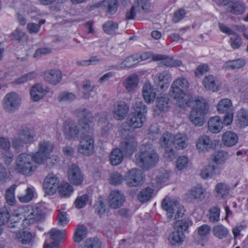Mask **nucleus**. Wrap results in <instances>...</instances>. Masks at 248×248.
Masks as SVG:
<instances>
[{
	"mask_svg": "<svg viewBox=\"0 0 248 248\" xmlns=\"http://www.w3.org/2000/svg\"><path fill=\"white\" fill-rule=\"evenodd\" d=\"M153 59L155 61H162L161 64L167 67H178L182 64L181 61L164 55H156L153 57Z\"/></svg>",
	"mask_w": 248,
	"mask_h": 248,
	"instance_id": "24",
	"label": "nucleus"
},
{
	"mask_svg": "<svg viewBox=\"0 0 248 248\" xmlns=\"http://www.w3.org/2000/svg\"><path fill=\"white\" fill-rule=\"evenodd\" d=\"M195 104L189 114L190 121L196 126L204 124V116L208 112V106L203 99H196Z\"/></svg>",
	"mask_w": 248,
	"mask_h": 248,
	"instance_id": "5",
	"label": "nucleus"
},
{
	"mask_svg": "<svg viewBox=\"0 0 248 248\" xmlns=\"http://www.w3.org/2000/svg\"><path fill=\"white\" fill-rule=\"evenodd\" d=\"M143 177L142 171L138 169H132L125 174L124 180L129 186H137L141 185Z\"/></svg>",
	"mask_w": 248,
	"mask_h": 248,
	"instance_id": "15",
	"label": "nucleus"
},
{
	"mask_svg": "<svg viewBox=\"0 0 248 248\" xmlns=\"http://www.w3.org/2000/svg\"><path fill=\"white\" fill-rule=\"evenodd\" d=\"M67 176L70 183L76 186L81 185L84 180L83 175L80 168L76 164H72L69 167Z\"/></svg>",
	"mask_w": 248,
	"mask_h": 248,
	"instance_id": "17",
	"label": "nucleus"
},
{
	"mask_svg": "<svg viewBox=\"0 0 248 248\" xmlns=\"http://www.w3.org/2000/svg\"><path fill=\"white\" fill-rule=\"evenodd\" d=\"M82 88L84 91L82 97L84 99H88L91 95L90 92L93 91L94 86L91 85L89 80H86L83 82Z\"/></svg>",
	"mask_w": 248,
	"mask_h": 248,
	"instance_id": "53",
	"label": "nucleus"
},
{
	"mask_svg": "<svg viewBox=\"0 0 248 248\" xmlns=\"http://www.w3.org/2000/svg\"><path fill=\"white\" fill-rule=\"evenodd\" d=\"M142 95L145 101L148 103H151L154 101L156 97V93L151 84L145 83L143 86Z\"/></svg>",
	"mask_w": 248,
	"mask_h": 248,
	"instance_id": "29",
	"label": "nucleus"
},
{
	"mask_svg": "<svg viewBox=\"0 0 248 248\" xmlns=\"http://www.w3.org/2000/svg\"><path fill=\"white\" fill-rule=\"evenodd\" d=\"M162 208L167 212L168 217L170 220L182 217L185 211L179 201L175 198L166 197L162 202Z\"/></svg>",
	"mask_w": 248,
	"mask_h": 248,
	"instance_id": "3",
	"label": "nucleus"
},
{
	"mask_svg": "<svg viewBox=\"0 0 248 248\" xmlns=\"http://www.w3.org/2000/svg\"><path fill=\"white\" fill-rule=\"evenodd\" d=\"M34 187H28L26 190V193L25 195L19 194L17 195V198L19 201L22 203H27L30 202L34 195Z\"/></svg>",
	"mask_w": 248,
	"mask_h": 248,
	"instance_id": "47",
	"label": "nucleus"
},
{
	"mask_svg": "<svg viewBox=\"0 0 248 248\" xmlns=\"http://www.w3.org/2000/svg\"><path fill=\"white\" fill-rule=\"evenodd\" d=\"M156 107L160 111H167L169 108V99L160 97L157 98Z\"/></svg>",
	"mask_w": 248,
	"mask_h": 248,
	"instance_id": "59",
	"label": "nucleus"
},
{
	"mask_svg": "<svg viewBox=\"0 0 248 248\" xmlns=\"http://www.w3.org/2000/svg\"><path fill=\"white\" fill-rule=\"evenodd\" d=\"M134 112L131 113L128 118V124L133 128L142 126L145 121V113L147 112L146 106L140 100H137L134 106Z\"/></svg>",
	"mask_w": 248,
	"mask_h": 248,
	"instance_id": "2",
	"label": "nucleus"
},
{
	"mask_svg": "<svg viewBox=\"0 0 248 248\" xmlns=\"http://www.w3.org/2000/svg\"><path fill=\"white\" fill-rule=\"evenodd\" d=\"M18 241L23 244H28L31 243L35 237V233L24 231L22 232H17L16 235Z\"/></svg>",
	"mask_w": 248,
	"mask_h": 248,
	"instance_id": "39",
	"label": "nucleus"
},
{
	"mask_svg": "<svg viewBox=\"0 0 248 248\" xmlns=\"http://www.w3.org/2000/svg\"><path fill=\"white\" fill-rule=\"evenodd\" d=\"M124 202V195L119 191L113 190L108 197V205L113 209H117L122 206Z\"/></svg>",
	"mask_w": 248,
	"mask_h": 248,
	"instance_id": "18",
	"label": "nucleus"
},
{
	"mask_svg": "<svg viewBox=\"0 0 248 248\" xmlns=\"http://www.w3.org/2000/svg\"><path fill=\"white\" fill-rule=\"evenodd\" d=\"M59 185V177L56 175L50 173L47 175L44 179L43 188L47 194L52 195L56 193Z\"/></svg>",
	"mask_w": 248,
	"mask_h": 248,
	"instance_id": "14",
	"label": "nucleus"
},
{
	"mask_svg": "<svg viewBox=\"0 0 248 248\" xmlns=\"http://www.w3.org/2000/svg\"><path fill=\"white\" fill-rule=\"evenodd\" d=\"M232 104L230 99L224 98L220 100L217 105V110L219 113L232 111Z\"/></svg>",
	"mask_w": 248,
	"mask_h": 248,
	"instance_id": "33",
	"label": "nucleus"
},
{
	"mask_svg": "<svg viewBox=\"0 0 248 248\" xmlns=\"http://www.w3.org/2000/svg\"><path fill=\"white\" fill-rule=\"evenodd\" d=\"M16 187V185H13L6 191L5 197L7 204L11 206H14L16 204V200L15 196V191Z\"/></svg>",
	"mask_w": 248,
	"mask_h": 248,
	"instance_id": "40",
	"label": "nucleus"
},
{
	"mask_svg": "<svg viewBox=\"0 0 248 248\" xmlns=\"http://www.w3.org/2000/svg\"><path fill=\"white\" fill-rule=\"evenodd\" d=\"M223 127V123L221 119L218 116L211 118L208 123L209 130L214 134L219 133Z\"/></svg>",
	"mask_w": 248,
	"mask_h": 248,
	"instance_id": "25",
	"label": "nucleus"
},
{
	"mask_svg": "<svg viewBox=\"0 0 248 248\" xmlns=\"http://www.w3.org/2000/svg\"><path fill=\"white\" fill-rule=\"evenodd\" d=\"M78 146L79 152L86 156L92 155L93 152L94 140L93 138L86 134L82 135Z\"/></svg>",
	"mask_w": 248,
	"mask_h": 248,
	"instance_id": "16",
	"label": "nucleus"
},
{
	"mask_svg": "<svg viewBox=\"0 0 248 248\" xmlns=\"http://www.w3.org/2000/svg\"><path fill=\"white\" fill-rule=\"evenodd\" d=\"M54 148L53 143L48 141H42L38 144V150L34 155L35 162L37 164H42L49 155Z\"/></svg>",
	"mask_w": 248,
	"mask_h": 248,
	"instance_id": "10",
	"label": "nucleus"
},
{
	"mask_svg": "<svg viewBox=\"0 0 248 248\" xmlns=\"http://www.w3.org/2000/svg\"><path fill=\"white\" fill-rule=\"evenodd\" d=\"M216 196L220 198H226L230 192V186L225 183H217L215 188Z\"/></svg>",
	"mask_w": 248,
	"mask_h": 248,
	"instance_id": "35",
	"label": "nucleus"
},
{
	"mask_svg": "<svg viewBox=\"0 0 248 248\" xmlns=\"http://www.w3.org/2000/svg\"><path fill=\"white\" fill-rule=\"evenodd\" d=\"M87 233V229L84 225H79L76 230L74 240L75 242L79 243L85 238Z\"/></svg>",
	"mask_w": 248,
	"mask_h": 248,
	"instance_id": "41",
	"label": "nucleus"
},
{
	"mask_svg": "<svg viewBox=\"0 0 248 248\" xmlns=\"http://www.w3.org/2000/svg\"><path fill=\"white\" fill-rule=\"evenodd\" d=\"M245 64L244 60L241 59H237L233 61H228L225 62L224 67L226 69L234 70L235 69H239L243 67Z\"/></svg>",
	"mask_w": 248,
	"mask_h": 248,
	"instance_id": "48",
	"label": "nucleus"
},
{
	"mask_svg": "<svg viewBox=\"0 0 248 248\" xmlns=\"http://www.w3.org/2000/svg\"><path fill=\"white\" fill-rule=\"evenodd\" d=\"M189 88L187 79L184 77H180L173 81L171 89L173 98L178 101H181L186 96V92Z\"/></svg>",
	"mask_w": 248,
	"mask_h": 248,
	"instance_id": "7",
	"label": "nucleus"
},
{
	"mask_svg": "<svg viewBox=\"0 0 248 248\" xmlns=\"http://www.w3.org/2000/svg\"><path fill=\"white\" fill-rule=\"evenodd\" d=\"M76 114L79 118L78 123L83 130L88 134L91 129L89 124L93 120V113L85 108H80L76 111Z\"/></svg>",
	"mask_w": 248,
	"mask_h": 248,
	"instance_id": "12",
	"label": "nucleus"
},
{
	"mask_svg": "<svg viewBox=\"0 0 248 248\" xmlns=\"http://www.w3.org/2000/svg\"><path fill=\"white\" fill-rule=\"evenodd\" d=\"M212 232L215 237L223 239L228 235V230L222 225H217L213 227Z\"/></svg>",
	"mask_w": 248,
	"mask_h": 248,
	"instance_id": "43",
	"label": "nucleus"
},
{
	"mask_svg": "<svg viewBox=\"0 0 248 248\" xmlns=\"http://www.w3.org/2000/svg\"><path fill=\"white\" fill-rule=\"evenodd\" d=\"M158 160V155L150 144L141 145L133 159L137 166L146 170L154 167Z\"/></svg>",
	"mask_w": 248,
	"mask_h": 248,
	"instance_id": "1",
	"label": "nucleus"
},
{
	"mask_svg": "<svg viewBox=\"0 0 248 248\" xmlns=\"http://www.w3.org/2000/svg\"><path fill=\"white\" fill-rule=\"evenodd\" d=\"M46 93L44 86L38 83L33 86L30 90V94L31 99L34 101H37L42 99Z\"/></svg>",
	"mask_w": 248,
	"mask_h": 248,
	"instance_id": "27",
	"label": "nucleus"
},
{
	"mask_svg": "<svg viewBox=\"0 0 248 248\" xmlns=\"http://www.w3.org/2000/svg\"><path fill=\"white\" fill-rule=\"evenodd\" d=\"M103 4L107 7V12L108 14L113 15L116 12L118 7L117 0H104Z\"/></svg>",
	"mask_w": 248,
	"mask_h": 248,
	"instance_id": "45",
	"label": "nucleus"
},
{
	"mask_svg": "<svg viewBox=\"0 0 248 248\" xmlns=\"http://www.w3.org/2000/svg\"><path fill=\"white\" fill-rule=\"evenodd\" d=\"M220 169L218 167L214 165H209L206 168L202 170L201 176L204 179L211 177L216 174L220 173Z\"/></svg>",
	"mask_w": 248,
	"mask_h": 248,
	"instance_id": "36",
	"label": "nucleus"
},
{
	"mask_svg": "<svg viewBox=\"0 0 248 248\" xmlns=\"http://www.w3.org/2000/svg\"><path fill=\"white\" fill-rule=\"evenodd\" d=\"M173 139V146L178 150L183 149L188 145V138L185 134L177 133Z\"/></svg>",
	"mask_w": 248,
	"mask_h": 248,
	"instance_id": "30",
	"label": "nucleus"
},
{
	"mask_svg": "<svg viewBox=\"0 0 248 248\" xmlns=\"http://www.w3.org/2000/svg\"><path fill=\"white\" fill-rule=\"evenodd\" d=\"M135 138L130 134L127 135L120 143V148L124 155L126 156L131 155L137 147Z\"/></svg>",
	"mask_w": 248,
	"mask_h": 248,
	"instance_id": "13",
	"label": "nucleus"
},
{
	"mask_svg": "<svg viewBox=\"0 0 248 248\" xmlns=\"http://www.w3.org/2000/svg\"><path fill=\"white\" fill-rule=\"evenodd\" d=\"M139 83L138 76L131 75L128 77L123 83V85L128 92L133 91L137 86Z\"/></svg>",
	"mask_w": 248,
	"mask_h": 248,
	"instance_id": "32",
	"label": "nucleus"
},
{
	"mask_svg": "<svg viewBox=\"0 0 248 248\" xmlns=\"http://www.w3.org/2000/svg\"><path fill=\"white\" fill-rule=\"evenodd\" d=\"M3 108L8 112H14L20 107L21 100L19 96L15 92L8 93L2 100Z\"/></svg>",
	"mask_w": 248,
	"mask_h": 248,
	"instance_id": "11",
	"label": "nucleus"
},
{
	"mask_svg": "<svg viewBox=\"0 0 248 248\" xmlns=\"http://www.w3.org/2000/svg\"><path fill=\"white\" fill-rule=\"evenodd\" d=\"M213 142L207 135L200 136L196 140V148L199 152H206L212 148Z\"/></svg>",
	"mask_w": 248,
	"mask_h": 248,
	"instance_id": "21",
	"label": "nucleus"
},
{
	"mask_svg": "<svg viewBox=\"0 0 248 248\" xmlns=\"http://www.w3.org/2000/svg\"><path fill=\"white\" fill-rule=\"evenodd\" d=\"M158 80V86L161 90H165L169 87V84L171 80V75L167 71H164L156 75Z\"/></svg>",
	"mask_w": 248,
	"mask_h": 248,
	"instance_id": "26",
	"label": "nucleus"
},
{
	"mask_svg": "<svg viewBox=\"0 0 248 248\" xmlns=\"http://www.w3.org/2000/svg\"><path fill=\"white\" fill-rule=\"evenodd\" d=\"M246 6L240 0H234L229 3L227 10L231 14L239 15L243 14L246 11Z\"/></svg>",
	"mask_w": 248,
	"mask_h": 248,
	"instance_id": "23",
	"label": "nucleus"
},
{
	"mask_svg": "<svg viewBox=\"0 0 248 248\" xmlns=\"http://www.w3.org/2000/svg\"><path fill=\"white\" fill-rule=\"evenodd\" d=\"M98 123L99 125H102L104 123V124L102 127L101 134L103 137H107L110 128L111 127V124L108 122L106 118L99 119Z\"/></svg>",
	"mask_w": 248,
	"mask_h": 248,
	"instance_id": "60",
	"label": "nucleus"
},
{
	"mask_svg": "<svg viewBox=\"0 0 248 248\" xmlns=\"http://www.w3.org/2000/svg\"><path fill=\"white\" fill-rule=\"evenodd\" d=\"M153 192L154 190L151 188L144 189L138 194V199L140 202H146L151 198Z\"/></svg>",
	"mask_w": 248,
	"mask_h": 248,
	"instance_id": "52",
	"label": "nucleus"
},
{
	"mask_svg": "<svg viewBox=\"0 0 248 248\" xmlns=\"http://www.w3.org/2000/svg\"><path fill=\"white\" fill-rule=\"evenodd\" d=\"M204 87L208 90L215 92L217 91V81L213 76L209 75L205 77L202 81Z\"/></svg>",
	"mask_w": 248,
	"mask_h": 248,
	"instance_id": "37",
	"label": "nucleus"
},
{
	"mask_svg": "<svg viewBox=\"0 0 248 248\" xmlns=\"http://www.w3.org/2000/svg\"><path fill=\"white\" fill-rule=\"evenodd\" d=\"M89 201L88 196L83 194L78 196L75 201V204L77 208L80 209L83 208Z\"/></svg>",
	"mask_w": 248,
	"mask_h": 248,
	"instance_id": "61",
	"label": "nucleus"
},
{
	"mask_svg": "<svg viewBox=\"0 0 248 248\" xmlns=\"http://www.w3.org/2000/svg\"><path fill=\"white\" fill-rule=\"evenodd\" d=\"M58 212L59 213L57 217V224L59 225L64 226L69 221L67 214L66 212L63 211L59 210Z\"/></svg>",
	"mask_w": 248,
	"mask_h": 248,
	"instance_id": "63",
	"label": "nucleus"
},
{
	"mask_svg": "<svg viewBox=\"0 0 248 248\" xmlns=\"http://www.w3.org/2000/svg\"><path fill=\"white\" fill-rule=\"evenodd\" d=\"M173 137L174 135L167 131L163 134L159 140V144L165 151L164 157L169 160H171L174 157V150L172 146Z\"/></svg>",
	"mask_w": 248,
	"mask_h": 248,
	"instance_id": "9",
	"label": "nucleus"
},
{
	"mask_svg": "<svg viewBox=\"0 0 248 248\" xmlns=\"http://www.w3.org/2000/svg\"><path fill=\"white\" fill-rule=\"evenodd\" d=\"M191 221L189 220L183 219L178 220L175 222L174 229H179L180 231H183V232L187 230L189 225L191 224Z\"/></svg>",
	"mask_w": 248,
	"mask_h": 248,
	"instance_id": "56",
	"label": "nucleus"
},
{
	"mask_svg": "<svg viewBox=\"0 0 248 248\" xmlns=\"http://www.w3.org/2000/svg\"><path fill=\"white\" fill-rule=\"evenodd\" d=\"M20 210L24 217L23 224L25 225H29L39 221L44 217V213L39 207L33 208L26 205L20 208Z\"/></svg>",
	"mask_w": 248,
	"mask_h": 248,
	"instance_id": "6",
	"label": "nucleus"
},
{
	"mask_svg": "<svg viewBox=\"0 0 248 248\" xmlns=\"http://www.w3.org/2000/svg\"><path fill=\"white\" fill-rule=\"evenodd\" d=\"M185 237L183 231H180L179 229L174 230L170 235V242L173 245L181 244L184 241Z\"/></svg>",
	"mask_w": 248,
	"mask_h": 248,
	"instance_id": "44",
	"label": "nucleus"
},
{
	"mask_svg": "<svg viewBox=\"0 0 248 248\" xmlns=\"http://www.w3.org/2000/svg\"><path fill=\"white\" fill-rule=\"evenodd\" d=\"M237 125L243 128L248 125V110L241 109L237 114Z\"/></svg>",
	"mask_w": 248,
	"mask_h": 248,
	"instance_id": "38",
	"label": "nucleus"
},
{
	"mask_svg": "<svg viewBox=\"0 0 248 248\" xmlns=\"http://www.w3.org/2000/svg\"><path fill=\"white\" fill-rule=\"evenodd\" d=\"M228 157V153L224 151L215 152L212 155V160L217 165L225 163Z\"/></svg>",
	"mask_w": 248,
	"mask_h": 248,
	"instance_id": "42",
	"label": "nucleus"
},
{
	"mask_svg": "<svg viewBox=\"0 0 248 248\" xmlns=\"http://www.w3.org/2000/svg\"><path fill=\"white\" fill-rule=\"evenodd\" d=\"M220 209L218 206H214L210 208L209 210V220L214 223L219 220Z\"/></svg>",
	"mask_w": 248,
	"mask_h": 248,
	"instance_id": "50",
	"label": "nucleus"
},
{
	"mask_svg": "<svg viewBox=\"0 0 248 248\" xmlns=\"http://www.w3.org/2000/svg\"><path fill=\"white\" fill-rule=\"evenodd\" d=\"M10 209L4 206L0 209V225H4L8 222L10 218Z\"/></svg>",
	"mask_w": 248,
	"mask_h": 248,
	"instance_id": "51",
	"label": "nucleus"
},
{
	"mask_svg": "<svg viewBox=\"0 0 248 248\" xmlns=\"http://www.w3.org/2000/svg\"><path fill=\"white\" fill-rule=\"evenodd\" d=\"M34 161V155L20 154L16 159V170L25 175H30L36 169Z\"/></svg>",
	"mask_w": 248,
	"mask_h": 248,
	"instance_id": "4",
	"label": "nucleus"
},
{
	"mask_svg": "<svg viewBox=\"0 0 248 248\" xmlns=\"http://www.w3.org/2000/svg\"><path fill=\"white\" fill-rule=\"evenodd\" d=\"M11 36L13 38L19 42H26L28 40V36L22 31L16 29Z\"/></svg>",
	"mask_w": 248,
	"mask_h": 248,
	"instance_id": "55",
	"label": "nucleus"
},
{
	"mask_svg": "<svg viewBox=\"0 0 248 248\" xmlns=\"http://www.w3.org/2000/svg\"><path fill=\"white\" fill-rule=\"evenodd\" d=\"M60 101L71 102L76 99V95L69 92H62L58 97Z\"/></svg>",
	"mask_w": 248,
	"mask_h": 248,
	"instance_id": "64",
	"label": "nucleus"
},
{
	"mask_svg": "<svg viewBox=\"0 0 248 248\" xmlns=\"http://www.w3.org/2000/svg\"><path fill=\"white\" fill-rule=\"evenodd\" d=\"M101 243L98 239L88 238L79 246V248H100Z\"/></svg>",
	"mask_w": 248,
	"mask_h": 248,
	"instance_id": "49",
	"label": "nucleus"
},
{
	"mask_svg": "<svg viewBox=\"0 0 248 248\" xmlns=\"http://www.w3.org/2000/svg\"><path fill=\"white\" fill-rule=\"evenodd\" d=\"M232 35V36L230 38L231 46L233 49H237L242 45V39L241 37L235 32Z\"/></svg>",
	"mask_w": 248,
	"mask_h": 248,
	"instance_id": "62",
	"label": "nucleus"
},
{
	"mask_svg": "<svg viewBox=\"0 0 248 248\" xmlns=\"http://www.w3.org/2000/svg\"><path fill=\"white\" fill-rule=\"evenodd\" d=\"M129 106L124 101L115 103L113 108V117L118 120H123L129 111Z\"/></svg>",
	"mask_w": 248,
	"mask_h": 248,
	"instance_id": "19",
	"label": "nucleus"
},
{
	"mask_svg": "<svg viewBox=\"0 0 248 248\" xmlns=\"http://www.w3.org/2000/svg\"><path fill=\"white\" fill-rule=\"evenodd\" d=\"M63 133L65 138L68 140L74 139L78 135L81 137L82 135L88 134L81 126L78 125L73 120L68 119L66 121L63 125Z\"/></svg>",
	"mask_w": 248,
	"mask_h": 248,
	"instance_id": "8",
	"label": "nucleus"
},
{
	"mask_svg": "<svg viewBox=\"0 0 248 248\" xmlns=\"http://www.w3.org/2000/svg\"><path fill=\"white\" fill-rule=\"evenodd\" d=\"M18 137L23 142L27 144L33 142L35 134L31 129L24 127L20 130Z\"/></svg>",
	"mask_w": 248,
	"mask_h": 248,
	"instance_id": "31",
	"label": "nucleus"
},
{
	"mask_svg": "<svg viewBox=\"0 0 248 248\" xmlns=\"http://www.w3.org/2000/svg\"><path fill=\"white\" fill-rule=\"evenodd\" d=\"M187 200L189 202L193 200L202 201L205 197V190L201 186L192 187L186 193Z\"/></svg>",
	"mask_w": 248,
	"mask_h": 248,
	"instance_id": "22",
	"label": "nucleus"
},
{
	"mask_svg": "<svg viewBox=\"0 0 248 248\" xmlns=\"http://www.w3.org/2000/svg\"><path fill=\"white\" fill-rule=\"evenodd\" d=\"M222 140L224 145L228 147H232L237 143L238 137L235 133L228 131L222 135Z\"/></svg>",
	"mask_w": 248,
	"mask_h": 248,
	"instance_id": "28",
	"label": "nucleus"
},
{
	"mask_svg": "<svg viewBox=\"0 0 248 248\" xmlns=\"http://www.w3.org/2000/svg\"><path fill=\"white\" fill-rule=\"evenodd\" d=\"M124 155V154L121 149L119 148L113 149L109 155L110 164L113 166H117L120 164L123 160Z\"/></svg>",
	"mask_w": 248,
	"mask_h": 248,
	"instance_id": "34",
	"label": "nucleus"
},
{
	"mask_svg": "<svg viewBox=\"0 0 248 248\" xmlns=\"http://www.w3.org/2000/svg\"><path fill=\"white\" fill-rule=\"evenodd\" d=\"M44 78L46 82L55 85L62 80V74L58 69H50L44 72Z\"/></svg>",
	"mask_w": 248,
	"mask_h": 248,
	"instance_id": "20",
	"label": "nucleus"
},
{
	"mask_svg": "<svg viewBox=\"0 0 248 248\" xmlns=\"http://www.w3.org/2000/svg\"><path fill=\"white\" fill-rule=\"evenodd\" d=\"M59 188V193L62 197H69L73 191V186L68 183H62Z\"/></svg>",
	"mask_w": 248,
	"mask_h": 248,
	"instance_id": "46",
	"label": "nucleus"
},
{
	"mask_svg": "<svg viewBox=\"0 0 248 248\" xmlns=\"http://www.w3.org/2000/svg\"><path fill=\"white\" fill-rule=\"evenodd\" d=\"M140 57L138 54H134L131 56L127 57L122 63L121 65L123 67H132L138 61Z\"/></svg>",
	"mask_w": 248,
	"mask_h": 248,
	"instance_id": "54",
	"label": "nucleus"
},
{
	"mask_svg": "<svg viewBox=\"0 0 248 248\" xmlns=\"http://www.w3.org/2000/svg\"><path fill=\"white\" fill-rule=\"evenodd\" d=\"M118 28V24L112 21H108L105 23L103 26L104 31L108 34H112Z\"/></svg>",
	"mask_w": 248,
	"mask_h": 248,
	"instance_id": "58",
	"label": "nucleus"
},
{
	"mask_svg": "<svg viewBox=\"0 0 248 248\" xmlns=\"http://www.w3.org/2000/svg\"><path fill=\"white\" fill-rule=\"evenodd\" d=\"M50 238L55 241L63 239L66 234L65 230L60 231L56 228L52 229L49 232Z\"/></svg>",
	"mask_w": 248,
	"mask_h": 248,
	"instance_id": "57",
	"label": "nucleus"
}]
</instances>
